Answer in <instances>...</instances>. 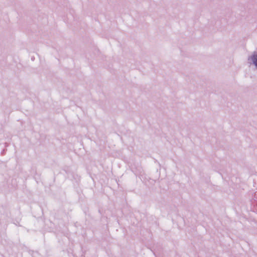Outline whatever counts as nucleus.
Returning a JSON list of instances; mask_svg holds the SVG:
<instances>
[{
    "label": "nucleus",
    "instance_id": "nucleus-2",
    "mask_svg": "<svg viewBox=\"0 0 257 257\" xmlns=\"http://www.w3.org/2000/svg\"><path fill=\"white\" fill-rule=\"evenodd\" d=\"M255 69L257 70V65H255Z\"/></svg>",
    "mask_w": 257,
    "mask_h": 257
},
{
    "label": "nucleus",
    "instance_id": "nucleus-1",
    "mask_svg": "<svg viewBox=\"0 0 257 257\" xmlns=\"http://www.w3.org/2000/svg\"><path fill=\"white\" fill-rule=\"evenodd\" d=\"M250 60L254 64L257 65V54L252 55L251 56Z\"/></svg>",
    "mask_w": 257,
    "mask_h": 257
}]
</instances>
